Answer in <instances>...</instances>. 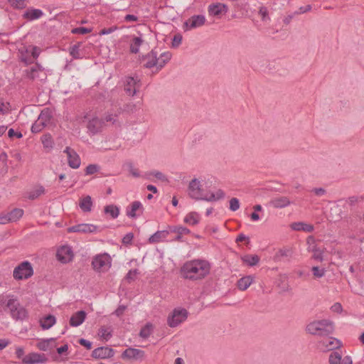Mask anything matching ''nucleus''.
<instances>
[{"label": "nucleus", "instance_id": "f257e3e1", "mask_svg": "<svg viewBox=\"0 0 364 364\" xmlns=\"http://www.w3.org/2000/svg\"><path fill=\"white\" fill-rule=\"evenodd\" d=\"M211 264L205 259H195L186 262L181 268L183 278L191 281L201 280L210 272Z\"/></svg>", "mask_w": 364, "mask_h": 364}, {"label": "nucleus", "instance_id": "f03ea898", "mask_svg": "<svg viewBox=\"0 0 364 364\" xmlns=\"http://www.w3.org/2000/svg\"><path fill=\"white\" fill-rule=\"evenodd\" d=\"M188 195L196 200H203L208 202L217 201L225 197V193L221 189H218L215 193H210L203 195L200 181L196 178L193 179L189 183Z\"/></svg>", "mask_w": 364, "mask_h": 364}, {"label": "nucleus", "instance_id": "7ed1b4c3", "mask_svg": "<svg viewBox=\"0 0 364 364\" xmlns=\"http://www.w3.org/2000/svg\"><path fill=\"white\" fill-rule=\"evenodd\" d=\"M306 330L309 333L318 336L321 338L325 336L332 335L334 331V326L329 320H317L309 323L306 326Z\"/></svg>", "mask_w": 364, "mask_h": 364}, {"label": "nucleus", "instance_id": "20e7f679", "mask_svg": "<svg viewBox=\"0 0 364 364\" xmlns=\"http://www.w3.org/2000/svg\"><path fill=\"white\" fill-rule=\"evenodd\" d=\"M9 299L6 302V307L9 309L11 316L16 321H23L28 318L27 310L20 304L13 295L8 296Z\"/></svg>", "mask_w": 364, "mask_h": 364}, {"label": "nucleus", "instance_id": "39448f33", "mask_svg": "<svg viewBox=\"0 0 364 364\" xmlns=\"http://www.w3.org/2000/svg\"><path fill=\"white\" fill-rule=\"evenodd\" d=\"M342 346L340 340L330 336L321 338L316 344L317 348L322 352H328L338 349Z\"/></svg>", "mask_w": 364, "mask_h": 364}, {"label": "nucleus", "instance_id": "423d86ee", "mask_svg": "<svg viewBox=\"0 0 364 364\" xmlns=\"http://www.w3.org/2000/svg\"><path fill=\"white\" fill-rule=\"evenodd\" d=\"M111 264L112 258L107 253L99 254L92 259V268L99 272H107Z\"/></svg>", "mask_w": 364, "mask_h": 364}, {"label": "nucleus", "instance_id": "0eeeda50", "mask_svg": "<svg viewBox=\"0 0 364 364\" xmlns=\"http://www.w3.org/2000/svg\"><path fill=\"white\" fill-rule=\"evenodd\" d=\"M23 73L25 77L30 80H39L45 81L47 79V74L44 68L38 63H36L34 65L25 70Z\"/></svg>", "mask_w": 364, "mask_h": 364}, {"label": "nucleus", "instance_id": "6e6552de", "mask_svg": "<svg viewBox=\"0 0 364 364\" xmlns=\"http://www.w3.org/2000/svg\"><path fill=\"white\" fill-rule=\"evenodd\" d=\"M33 274V269L31 264L28 261H24L14 269L13 276L16 279L22 280L28 279Z\"/></svg>", "mask_w": 364, "mask_h": 364}, {"label": "nucleus", "instance_id": "1a4fd4ad", "mask_svg": "<svg viewBox=\"0 0 364 364\" xmlns=\"http://www.w3.org/2000/svg\"><path fill=\"white\" fill-rule=\"evenodd\" d=\"M187 317L188 311L185 309H175L167 318L168 325L171 328L176 327L183 322Z\"/></svg>", "mask_w": 364, "mask_h": 364}, {"label": "nucleus", "instance_id": "9d476101", "mask_svg": "<svg viewBox=\"0 0 364 364\" xmlns=\"http://www.w3.org/2000/svg\"><path fill=\"white\" fill-rule=\"evenodd\" d=\"M51 114L48 110H43L38 119L33 124L31 127V132L34 134L41 132L50 122Z\"/></svg>", "mask_w": 364, "mask_h": 364}, {"label": "nucleus", "instance_id": "9b49d317", "mask_svg": "<svg viewBox=\"0 0 364 364\" xmlns=\"http://www.w3.org/2000/svg\"><path fill=\"white\" fill-rule=\"evenodd\" d=\"M306 243L308 245L307 250L313 252L312 258L318 262H322L323 252L318 247L315 238L313 236H309L306 239Z\"/></svg>", "mask_w": 364, "mask_h": 364}, {"label": "nucleus", "instance_id": "f8f14e48", "mask_svg": "<svg viewBox=\"0 0 364 364\" xmlns=\"http://www.w3.org/2000/svg\"><path fill=\"white\" fill-rule=\"evenodd\" d=\"M57 259L62 263H68L73 258L72 248L68 245L60 247L56 253Z\"/></svg>", "mask_w": 364, "mask_h": 364}, {"label": "nucleus", "instance_id": "ddd939ff", "mask_svg": "<svg viewBox=\"0 0 364 364\" xmlns=\"http://www.w3.org/2000/svg\"><path fill=\"white\" fill-rule=\"evenodd\" d=\"M67 154L68 164L72 168H77L80 165V159L77 152L69 146L64 151Z\"/></svg>", "mask_w": 364, "mask_h": 364}, {"label": "nucleus", "instance_id": "4468645a", "mask_svg": "<svg viewBox=\"0 0 364 364\" xmlns=\"http://www.w3.org/2000/svg\"><path fill=\"white\" fill-rule=\"evenodd\" d=\"M47 358L44 354L31 353L22 359V364H38L46 363Z\"/></svg>", "mask_w": 364, "mask_h": 364}, {"label": "nucleus", "instance_id": "2eb2a0df", "mask_svg": "<svg viewBox=\"0 0 364 364\" xmlns=\"http://www.w3.org/2000/svg\"><path fill=\"white\" fill-rule=\"evenodd\" d=\"M208 10L210 16L220 17L228 11V7L225 4L217 3L209 5Z\"/></svg>", "mask_w": 364, "mask_h": 364}, {"label": "nucleus", "instance_id": "dca6fc26", "mask_svg": "<svg viewBox=\"0 0 364 364\" xmlns=\"http://www.w3.org/2000/svg\"><path fill=\"white\" fill-rule=\"evenodd\" d=\"M144 352L140 349L128 348L122 354L123 359L139 360L143 358Z\"/></svg>", "mask_w": 364, "mask_h": 364}, {"label": "nucleus", "instance_id": "f3484780", "mask_svg": "<svg viewBox=\"0 0 364 364\" xmlns=\"http://www.w3.org/2000/svg\"><path fill=\"white\" fill-rule=\"evenodd\" d=\"M114 351L112 348L109 347H99L92 350V357L100 359H105L112 358L114 355Z\"/></svg>", "mask_w": 364, "mask_h": 364}, {"label": "nucleus", "instance_id": "a211bd4d", "mask_svg": "<svg viewBox=\"0 0 364 364\" xmlns=\"http://www.w3.org/2000/svg\"><path fill=\"white\" fill-rule=\"evenodd\" d=\"M205 22V18L203 15H195L188 18L184 26L189 29H193L203 26Z\"/></svg>", "mask_w": 364, "mask_h": 364}, {"label": "nucleus", "instance_id": "6ab92c4d", "mask_svg": "<svg viewBox=\"0 0 364 364\" xmlns=\"http://www.w3.org/2000/svg\"><path fill=\"white\" fill-rule=\"evenodd\" d=\"M170 232L176 234V237L173 240L176 242H183V235H188L191 233L189 229L183 226H172L169 227Z\"/></svg>", "mask_w": 364, "mask_h": 364}, {"label": "nucleus", "instance_id": "aec40b11", "mask_svg": "<svg viewBox=\"0 0 364 364\" xmlns=\"http://www.w3.org/2000/svg\"><path fill=\"white\" fill-rule=\"evenodd\" d=\"M157 55L158 53L154 50L146 54L144 57V60L145 61L144 66L146 68H151L156 66L158 68Z\"/></svg>", "mask_w": 364, "mask_h": 364}, {"label": "nucleus", "instance_id": "412c9836", "mask_svg": "<svg viewBox=\"0 0 364 364\" xmlns=\"http://www.w3.org/2000/svg\"><path fill=\"white\" fill-rule=\"evenodd\" d=\"M291 201L289 198L286 196H279L271 199L269 205L274 208H284L289 206Z\"/></svg>", "mask_w": 364, "mask_h": 364}, {"label": "nucleus", "instance_id": "4be33fe9", "mask_svg": "<svg viewBox=\"0 0 364 364\" xmlns=\"http://www.w3.org/2000/svg\"><path fill=\"white\" fill-rule=\"evenodd\" d=\"M142 210L143 206L141 202L134 201L130 206L127 208V215L129 218H134L137 215L136 212L139 211L141 213Z\"/></svg>", "mask_w": 364, "mask_h": 364}, {"label": "nucleus", "instance_id": "5701e85b", "mask_svg": "<svg viewBox=\"0 0 364 364\" xmlns=\"http://www.w3.org/2000/svg\"><path fill=\"white\" fill-rule=\"evenodd\" d=\"M169 232L170 230L157 231L149 237V242L150 243H159L161 242H164L167 238L168 235H169Z\"/></svg>", "mask_w": 364, "mask_h": 364}, {"label": "nucleus", "instance_id": "b1692460", "mask_svg": "<svg viewBox=\"0 0 364 364\" xmlns=\"http://www.w3.org/2000/svg\"><path fill=\"white\" fill-rule=\"evenodd\" d=\"M68 232L88 233L91 232V225L88 223H80L68 228Z\"/></svg>", "mask_w": 364, "mask_h": 364}, {"label": "nucleus", "instance_id": "393cba45", "mask_svg": "<svg viewBox=\"0 0 364 364\" xmlns=\"http://www.w3.org/2000/svg\"><path fill=\"white\" fill-rule=\"evenodd\" d=\"M85 316L86 313L84 311H79L76 312L70 319V326L74 327L80 326L85 321Z\"/></svg>", "mask_w": 364, "mask_h": 364}, {"label": "nucleus", "instance_id": "a878e982", "mask_svg": "<svg viewBox=\"0 0 364 364\" xmlns=\"http://www.w3.org/2000/svg\"><path fill=\"white\" fill-rule=\"evenodd\" d=\"M124 91L129 95L134 96L136 92V81L132 77H128L124 85Z\"/></svg>", "mask_w": 364, "mask_h": 364}, {"label": "nucleus", "instance_id": "bb28decb", "mask_svg": "<svg viewBox=\"0 0 364 364\" xmlns=\"http://www.w3.org/2000/svg\"><path fill=\"white\" fill-rule=\"evenodd\" d=\"M290 227L294 230L304 231L306 232H311L314 229L312 225L302 222L293 223L291 224Z\"/></svg>", "mask_w": 364, "mask_h": 364}, {"label": "nucleus", "instance_id": "cd10ccee", "mask_svg": "<svg viewBox=\"0 0 364 364\" xmlns=\"http://www.w3.org/2000/svg\"><path fill=\"white\" fill-rule=\"evenodd\" d=\"M43 15V11L41 9H32L27 10L23 15L24 18L30 21L40 18Z\"/></svg>", "mask_w": 364, "mask_h": 364}, {"label": "nucleus", "instance_id": "c85d7f7f", "mask_svg": "<svg viewBox=\"0 0 364 364\" xmlns=\"http://www.w3.org/2000/svg\"><path fill=\"white\" fill-rule=\"evenodd\" d=\"M77 122L90 130L91 129V115L90 112L81 114L77 117Z\"/></svg>", "mask_w": 364, "mask_h": 364}, {"label": "nucleus", "instance_id": "c756f323", "mask_svg": "<svg viewBox=\"0 0 364 364\" xmlns=\"http://www.w3.org/2000/svg\"><path fill=\"white\" fill-rule=\"evenodd\" d=\"M112 328L107 326H101L98 330L97 336L102 341H107L112 337Z\"/></svg>", "mask_w": 364, "mask_h": 364}, {"label": "nucleus", "instance_id": "7c9ffc66", "mask_svg": "<svg viewBox=\"0 0 364 364\" xmlns=\"http://www.w3.org/2000/svg\"><path fill=\"white\" fill-rule=\"evenodd\" d=\"M253 278L251 276H246L240 278L237 281V287L240 290H246L252 283Z\"/></svg>", "mask_w": 364, "mask_h": 364}, {"label": "nucleus", "instance_id": "2f4dec72", "mask_svg": "<svg viewBox=\"0 0 364 364\" xmlns=\"http://www.w3.org/2000/svg\"><path fill=\"white\" fill-rule=\"evenodd\" d=\"M55 323V317L48 315L41 320V326L43 329H49Z\"/></svg>", "mask_w": 364, "mask_h": 364}, {"label": "nucleus", "instance_id": "473e14b6", "mask_svg": "<svg viewBox=\"0 0 364 364\" xmlns=\"http://www.w3.org/2000/svg\"><path fill=\"white\" fill-rule=\"evenodd\" d=\"M143 42L144 41L141 37H134L130 44V52L135 54L139 53V47Z\"/></svg>", "mask_w": 364, "mask_h": 364}, {"label": "nucleus", "instance_id": "72a5a7b5", "mask_svg": "<svg viewBox=\"0 0 364 364\" xmlns=\"http://www.w3.org/2000/svg\"><path fill=\"white\" fill-rule=\"evenodd\" d=\"M54 342H55L54 338L42 340L38 343L37 347L41 350L47 351L48 350L52 349V348H53L52 343H53Z\"/></svg>", "mask_w": 364, "mask_h": 364}, {"label": "nucleus", "instance_id": "f704fd0d", "mask_svg": "<svg viewBox=\"0 0 364 364\" xmlns=\"http://www.w3.org/2000/svg\"><path fill=\"white\" fill-rule=\"evenodd\" d=\"M183 221L188 225H197L199 222V215L196 212H191L186 215Z\"/></svg>", "mask_w": 364, "mask_h": 364}, {"label": "nucleus", "instance_id": "c9c22d12", "mask_svg": "<svg viewBox=\"0 0 364 364\" xmlns=\"http://www.w3.org/2000/svg\"><path fill=\"white\" fill-rule=\"evenodd\" d=\"M171 58V53L170 52H164L159 57L157 56L158 69H161L170 60Z\"/></svg>", "mask_w": 364, "mask_h": 364}, {"label": "nucleus", "instance_id": "e433bc0d", "mask_svg": "<svg viewBox=\"0 0 364 364\" xmlns=\"http://www.w3.org/2000/svg\"><path fill=\"white\" fill-rule=\"evenodd\" d=\"M104 211L106 214L110 215L112 218H117L119 215V209L114 205H108L105 207Z\"/></svg>", "mask_w": 364, "mask_h": 364}, {"label": "nucleus", "instance_id": "4c0bfd02", "mask_svg": "<svg viewBox=\"0 0 364 364\" xmlns=\"http://www.w3.org/2000/svg\"><path fill=\"white\" fill-rule=\"evenodd\" d=\"M45 193V188L43 186H38L37 188L27 193V198L29 200H35Z\"/></svg>", "mask_w": 364, "mask_h": 364}, {"label": "nucleus", "instance_id": "58836bf2", "mask_svg": "<svg viewBox=\"0 0 364 364\" xmlns=\"http://www.w3.org/2000/svg\"><path fill=\"white\" fill-rule=\"evenodd\" d=\"M242 259L245 263L247 264L249 266L252 267L259 262V257L256 255H245Z\"/></svg>", "mask_w": 364, "mask_h": 364}, {"label": "nucleus", "instance_id": "ea45409f", "mask_svg": "<svg viewBox=\"0 0 364 364\" xmlns=\"http://www.w3.org/2000/svg\"><path fill=\"white\" fill-rule=\"evenodd\" d=\"M79 206L84 212L90 211L91 210V196H87L86 197L82 198L79 203Z\"/></svg>", "mask_w": 364, "mask_h": 364}, {"label": "nucleus", "instance_id": "a19ab883", "mask_svg": "<svg viewBox=\"0 0 364 364\" xmlns=\"http://www.w3.org/2000/svg\"><path fill=\"white\" fill-rule=\"evenodd\" d=\"M41 141L43 147L46 149H52L53 146V140L50 134H45L41 137Z\"/></svg>", "mask_w": 364, "mask_h": 364}, {"label": "nucleus", "instance_id": "79ce46f5", "mask_svg": "<svg viewBox=\"0 0 364 364\" xmlns=\"http://www.w3.org/2000/svg\"><path fill=\"white\" fill-rule=\"evenodd\" d=\"M82 46L81 43H79L77 44L74 45L70 48V54L74 58H82L83 57V55L80 49V46Z\"/></svg>", "mask_w": 364, "mask_h": 364}, {"label": "nucleus", "instance_id": "37998d69", "mask_svg": "<svg viewBox=\"0 0 364 364\" xmlns=\"http://www.w3.org/2000/svg\"><path fill=\"white\" fill-rule=\"evenodd\" d=\"M11 222H14L21 218L23 215V210L20 208H15L9 213Z\"/></svg>", "mask_w": 364, "mask_h": 364}, {"label": "nucleus", "instance_id": "c03bdc74", "mask_svg": "<svg viewBox=\"0 0 364 364\" xmlns=\"http://www.w3.org/2000/svg\"><path fill=\"white\" fill-rule=\"evenodd\" d=\"M153 326L151 323H146L140 331L139 336L143 338H147L151 334Z\"/></svg>", "mask_w": 364, "mask_h": 364}, {"label": "nucleus", "instance_id": "a18cd8bd", "mask_svg": "<svg viewBox=\"0 0 364 364\" xmlns=\"http://www.w3.org/2000/svg\"><path fill=\"white\" fill-rule=\"evenodd\" d=\"M342 356L338 352H332L329 355V364H341Z\"/></svg>", "mask_w": 364, "mask_h": 364}, {"label": "nucleus", "instance_id": "49530a36", "mask_svg": "<svg viewBox=\"0 0 364 364\" xmlns=\"http://www.w3.org/2000/svg\"><path fill=\"white\" fill-rule=\"evenodd\" d=\"M92 134L95 132H97L102 127L105 122L102 119H100L98 118H92Z\"/></svg>", "mask_w": 364, "mask_h": 364}, {"label": "nucleus", "instance_id": "de8ad7c7", "mask_svg": "<svg viewBox=\"0 0 364 364\" xmlns=\"http://www.w3.org/2000/svg\"><path fill=\"white\" fill-rule=\"evenodd\" d=\"M311 271L314 278L319 279L325 275L326 269L324 268H320L318 266H314L311 268Z\"/></svg>", "mask_w": 364, "mask_h": 364}, {"label": "nucleus", "instance_id": "09e8293b", "mask_svg": "<svg viewBox=\"0 0 364 364\" xmlns=\"http://www.w3.org/2000/svg\"><path fill=\"white\" fill-rule=\"evenodd\" d=\"M117 117H118L117 114H107L105 117V120L107 122H112V124L115 125L116 127H119L121 125V122L119 121Z\"/></svg>", "mask_w": 364, "mask_h": 364}, {"label": "nucleus", "instance_id": "8fccbe9b", "mask_svg": "<svg viewBox=\"0 0 364 364\" xmlns=\"http://www.w3.org/2000/svg\"><path fill=\"white\" fill-rule=\"evenodd\" d=\"M9 4L16 9H23L26 7L24 0H8Z\"/></svg>", "mask_w": 364, "mask_h": 364}, {"label": "nucleus", "instance_id": "3c124183", "mask_svg": "<svg viewBox=\"0 0 364 364\" xmlns=\"http://www.w3.org/2000/svg\"><path fill=\"white\" fill-rule=\"evenodd\" d=\"M240 208L239 200L236 198H232L230 200V209L232 211H236Z\"/></svg>", "mask_w": 364, "mask_h": 364}, {"label": "nucleus", "instance_id": "603ef678", "mask_svg": "<svg viewBox=\"0 0 364 364\" xmlns=\"http://www.w3.org/2000/svg\"><path fill=\"white\" fill-rule=\"evenodd\" d=\"M292 254V251L291 249L289 248H284V249H280L278 252L277 253V257H290Z\"/></svg>", "mask_w": 364, "mask_h": 364}, {"label": "nucleus", "instance_id": "864d4df0", "mask_svg": "<svg viewBox=\"0 0 364 364\" xmlns=\"http://www.w3.org/2000/svg\"><path fill=\"white\" fill-rule=\"evenodd\" d=\"M71 32L74 34H85L91 32V28H87L85 27H77L73 28Z\"/></svg>", "mask_w": 364, "mask_h": 364}, {"label": "nucleus", "instance_id": "5fc2aeb1", "mask_svg": "<svg viewBox=\"0 0 364 364\" xmlns=\"http://www.w3.org/2000/svg\"><path fill=\"white\" fill-rule=\"evenodd\" d=\"M363 200V196H350L349 197L348 199H347V203L350 205H354L355 204H356L358 202H361Z\"/></svg>", "mask_w": 364, "mask_h": 364}, {"label": "nucleus", "instance_id": "6e6d98bb", "mask_svg": "<svg viewBox=\"0 0 364 364\" xmlns=\"http://www.w3.org/2000/svg\"><path fill=\"white\" fill-rule=\"evenodd\" d=\"M137 274H138V270L136 269H131L127 274L126 279L128 280L129 282L134 281L135 279Z\"/></svg>", "mask_w": 364, "mask_h": 364}, {"label": "nucleus", "instance_id": "4d7b16f0", "mask_svg": "<svg viewBox=\"0 0 364 364\" xmlns=\"http://www.w3.org/2000/svg\"><path fill=\"white\" fill-rule=\"evenodd\" d=\"M259 14L262 16L263 21H266L267 19L269 18L268 16V10L264 6L260 7Z\"/></svg>", "mask_w": 364, "mask_h": 364}, {"label": "nucleus", "instance_id": "13d9d810", "mask_svg": "<svg viewBox=\"0 0 364 364\" xmlns=\"http://www.w3.org/2000/svg\"><path fill=\"white\" fill-rule=\"evenodd\" d=\"M181 41H182L181 35H180V34L175 35L173 38L172 46L178 47L181 43Z\"/></svg>", "mask_w": 364, "mask_h": 364}, {"label": "nucleus", "instance_id": "bf43d9fd", "mask_svg": "<svg viewBox=\"0 0 364 364\" xmlns=\"http://www.w3.org/2000/svg\"><path fill=\"white\" fill-rule=\"evenodd\" d=\"M15 353H16L17 358L22 360L23 358L25 356L24 355V354H25L24 348L21 346L16 347Z\"/></svg>", "mask_w": 364, "mask_h": 364}, {"label": "nucleus", "instance_id": "052dcab7", "mask_svg": "<svg viewBox=\"0 0 364 364\" xmlns=\"http://www.w3.org/2000/svg\"><path fill=\"white\" fill-rule=\"evenodd\" d=\"M311 5H306L305 6H301L298 11L295 12V14H301L306 13L308 11H310L311 10Z\"/></svg>", "mask_w": 364, "mask_h": 364}, {"label": "nucleus", "instance_id": "680f3d73", "mask_svg": "<svg viewBox=\"0 0 364 364\" xmlns=\"http://www.w3.org/2000/svg\"><path fill=\"white\" fill-rule=\"evenodd\" d=\"M9 111V103H4L0 100V114H6Z\"/></svg>", "mask_w": 364, "mask_h": 364}, {"label": "nucleus", "instance_id": "e2e57ef3", "mask_svg": "<svg viewBox=\"0 0 364 364\" xmlns=\"http://www.w3.org/2000/svg\"><path fill=\"white\" fill-rule=\"evenodd\" d=\"M8 136L10 138H12L14 136H16L18 139L22 138L23 135L21 132H16L14 129H10L8 132Z\"/></svg>", "mask_w": 364, "mask_h": 364}, {"label": "nucleus", "instance_id": "0e129e2a", "mask_svg": "<svg viewBox=\"0 0 364 364\" xmlns=\"http://www.w3.org/2000/svg\"><path fill=\"white\" fill-rule=\"evenodd\" d=\"M116 28H117L115 26L109 27L107 28H103L99 32V35L102 36V35L109 34L112 32H113L114 31H115Z\"/></svg>", "mask_w": 364, "mask_h": 364}, {"label": "nucleus", "instance_id": "69168bd1", "mask_svg": "<svg viewBox=\"0 0 364 364\" xmlns=\"http://www.w3.org/2000/svg\"><path fill=\"white\" fill-rule=\"evenodd\" d=\"M78 343L85 346L87 349L90 350L91 349V342L85 339V338H80L78 341Z\"/></svg>", "mask_w": 364, "mask_h": 364}, {"label": "nucleus", "instance_id": "338daca9", "mask_svg": "<svg viewBox=\"0 0 364 364\" xmlns=\"http://www.w3.org/2000/svg\"><path fill=\"white\" fill-rule=\"evenodd\" d=\"M134 235L132 233H127L124 235V237L122 239V242L124 244H129L132 240H133Z\"/></svg>", "mask_w": 364, "mask_h": 364}, {"label": "nucleus", "instance_id": "774afa93", "mask_svg": "<svg viewBox=\"0 0 364 364\" xmlns=\"http://www.w3.org/2000/svg\"><path fill=\"white\" fill-rule=\"evenodd\" d=\"M127 309V306H124V305H120L114 311V314L117 316H122L124 311L126 310Z\"/></svg>", "mask_w": 364, "mask_h": 364}]
</instances>
